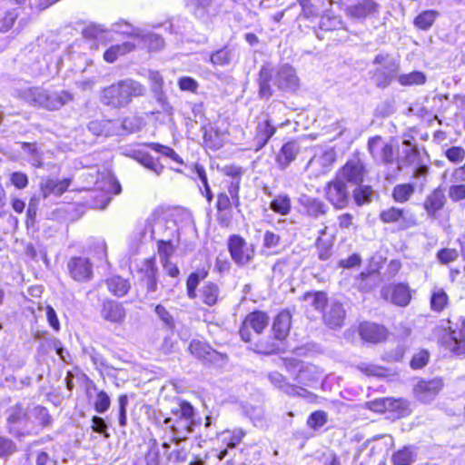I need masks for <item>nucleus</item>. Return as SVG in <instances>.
I'll list each match as a JSON object with an SVG mask.
<instances>
[{"instance_id":"f257e3e1","label":"nucleus","mask_w":465,"mask_h":465,"mask_svg":"<svg viewBox=\"0 0 465 465\" xmlns=\"http://www.w3.org/2000/svg\"><path fill=\"white\" fill-rule=\"evenodd\" d=\"M257 83L259 97L266 100L273 94L272 84L281 91L290 93L295 92L300 86L295 70L288 64L278 68H274L270 64H263L260 69Z\"/></svg>"},{"instance_id":"f03ea898","label":"nucleus","mask_w":465,"mask_h":465,"mask_svg":"<svg viewBox=\"0 0 465 465\" xmlns=\"http://www.w3.org/2000/svg\"><path fill=\"white\" fill-rule=\"evenodd\" d=\"M145 87L133 79H124L104 87L101 91L100 101L104 105L114 109L128 106L134 97L143 96Z\"/></svg>"},{"instance_id":"7ed1b4c3","label":"nucleus","mask_w":465,"mask_h":465,"mask_svg":"<svg viewBox=\"0 0 465 465\" xmlns=\"http://www.w3.org/2000/svg\"><path fill=\"white\" fill-rule=\"evenodd\" d=\"M20 97L30 105L49 111L59 110L74 100V94L67 90L45 89L41 86L21 90Z\"/></svg>"},{"instance_id":"20e7f679","label":"nucleus","mask_w":465,"mask_h":465,"mask_svg":"<svg viewBox=\"0 0 465 465\" xmlns=\"http://www.w3.org/2000/svg\"><path fill=\"white\" fill-rule=\"evenodd\" d=\"M172 417L163 420V426L171 433V440L179 443L185 440L193 431L197 424L194 419V409L191 403L183 401L171 411Z\"/></svg>"},{"instance_id":"39448f33","label":"nucleus","mask_w":465,"mask_h":465,"mask_svg":"<svg viewBox=\"0 0 465 465\" xmlns=\"http://www.w3.org/2000/svg\"><path fill=\"white\" fill-rule=\"evenodd\" d=\"M372 64L378 65L369 72L373 84L380 89H385L397 81L401 66L399 60L393 58L388 53H379L375 55Z\"/></svg>"},{"instance_id":"423d86ee","label":"nucleus","mask_w":465,"mask_h":465,"mask_svg":"<svg viewBox=\"0 0 465 465\" xmlns=\"http://www.w3.org/2000/svg\"><path fill=\"white\" fill-rule=\"evenodd\" d=\"M442 346L456 356L465 354V319L448 321L447 332L441 337Z\"/></svg>"},{"instance_id":"0eeeda50","label":"nucleus","mask_w":465,"mask_h":465,"mask_svg":"<svg viewBox=\"0 0 465 465\" xmlns=\"http://www.w3.org/2000/svg\"><path fill=\"white\" fill-rule=\"evenodd\" d=\"M339 5L349 17L359 21L376 17L381 11L374 0H339Z\"/></svg>"},{"instance_id":"6e6552de","label":"nucleus","mask_w":465,"mask_h":465,"mask_svg":"<svg viewBox=\"0 0 465 465\" xmlns=\"http://www.w3.org/2000/svg\"><path fill=\"white\" fill-rule=\"evenodd\" d=\"M227 246L232 260L238 266L248 265L253 261L255 247L253 244H248L241 235H231L228 239Z\"/></svg>"},{"instance_id":"1a4fd4ad","label":"nucleus","mask_w":465,"mask_h":465,"mask_svg":"<svg viewBox=\"0 0 465 465\" xmlns=\"http://www.w3.org/2000/svg\"><path fill=\"white\" fill-rule=\"evenodd\" d=\"M6 421L9 431L15 436L30 435L32 430L28 428L29 415L23 403L17 402L6 411Z\"/></svg>"},{"instance_id":"9d476101","label":"nucleus","mask_w":465,"mask_h":465,"mask_svg":"<svg viewBox=\"0 0 465 465\" xmlns=\"http://www.w3.org/2000/svg\"><path fill=\"white\" fill-rule=\"evenodd\" d=\"M383 223H395L399 230L404 231L417 224L415 214L410 210L391 206L382 210L379 214Z\"/></svg>"},{"instance_id":"9b49d317","label":"nucleus","mask_w":465,"mask_h":465,"mask_svg":"<svg viewBox=\"0 0 465 465\" xmlns=\"http://www.w3.org/2000/svg\"><path fill=\"white\" fill-rule=\"evenodd\" d=\"M117 31L129 35L135 39V46L148 48L151 51L161 50L164 45L163 38L153 33H145L139 28H134L131 25L125 23L123 29H117Z\"/></svg>"},{"instance_id":"f8f14e48","label":"nucleus","mask_w":465,"mask_h":465,"mask_svg":"<svg viewBox=\"0 0 465 465\" xmlns=\"http://www.w3.org/2000/svg\"><path fill=\"white\" fill-rule=\"evenodd\" d=\"M324 193L328 202L335 209H344L350 203V193L347 184L336 176L326 183Z\"/></svg>"},{"instance_id":"ddd939ff","label":"nucleus","mask_w":465,"mask_h":465,"mask_svg":"<svg viewBox=\"0 0 465 465\" xmlns=\"http://www.w3.org/2000/svg\"><path fill=\"white\" fill-rule=\"evenodd\" d=\"M365 175V168L363 163L359 158H353L349 161L341 168L336 177L345 183L351 185H359L363 182Z\"/></svg>"},{"instance_id":"4468645a","label":"nucleus","mask_w":465,"mask_h":465,"mask_svg":"<svg viewBox=\"0 0 465 465\" xmlns=\"http://www.w3.org/2000/svg\"><path fill=\"white\" fill-rule=\"evenodd\" d=\"M299 203L302 208V213L314 220L323 218L330 211L328 204L318 197L302 194L299 198Z\"/></svg>"},{"instance_id":"2eb2a0df","label":"nucleus","mask_w":465,"mask_h":465,"mask_svg":"<svg viewBox=\"0 0 465 465\" xmlns=\"http://www.w3.org/2000/svg\"><path fill=\"white\" fill-rule=\"evenodd\" d=\"M267 378L271 384L278 391L283 392L290 397H302L305 398L309 391L295 384H291L287 378L279 371H271L267 374Z\"/></svg>"},{"instance_id":"dca6fc26","label":"nucleus","mask_w":465,"mask_h":465,"mask_svg":"<svg viewBox=\"0 0 465 465\" xmlns=\"http://www.w3.org/2000/svg\"><path fill=\"white\" fill-rule=\"evenodd\" d=\"M100 315L104 321L120 325L125 321L126 310L122 302L105 299L101 304Z\"/></svg>"},{"instance_id":"f3484780","label":"nucleus","mask_w":465,"mask_h":465,"mask_svg":"<svg viewBox=\"0 0 465 465\" xmlns=\"http://www.w3.org/2000/svg\"><path fill=\"white\" fill-rule=\"evenodd\" d=\"M67 269L76 282H87L93 277V264L85 257H72L67 262Z\"/></svg>"},{"instance_id":"a211bd4d","label":"nucleus","mask_w":465,"mask_h":465,"mask_svg":"<svg viewBox=\"0 0 465 465\" xmlns=\"http://www.w3.org/2000/svg\"><path fill=\"white\" fill-rule=\"evenodd\" d=\"M381 296L398 306H407L411 299L409 287L403 283L390 284L381 290Z\"/></svg>"},{"instance_id":"6ab92c4d","label":"nucleus","mask_w":465,"mask_h":465,"mask_svg":"<svg viewBox=\"0 0 465 465\" xmlns=\"http://www.w3.org/2000/svg\"><path fill=\"white\" fill-rule=\"evenodd\" d=\"M443 387V381L440 378L429 381H420L415 386L414 391L419 401L429 403L437 396Z\"/></svg>"},{"instance_id":"aec40b11","label":"nucleus","mask_w":465,"mask_h":465,"mask_svg":"<svg viewBox=\"0 0 465 465\" xmlns=\"http://www.w3.org/2000/svg\"><path fill=\"white\" fill-rule=\"evenodd\" d=\"M346 312L341 302L331 301L323 312V322L331 329L341 328L345 320Z\"/></svg>"},{"instance_id":"412c9836","label":"nucleus","mask_w":465,"mask_h":465,"mask_svg":"<svg viewBox=\"0 0 465 465\" xmlns=\"http://www.w3.org/2000/svg\"><path fill=\"white\" fill-rule=\"evenodd\" d=\"M368 149L373 157H380L386 163H392L395 151L391 144L383 143L380 136L372 137L368 142Z\"/></svg>"},{"instance_id":"4be33fe9","label":"nucleus","mask_w":465,"mask_h":465,"mask_svg":"<svg viewBox=\"0 0 465 465\" xmlns=\"http://www.w3.org/2000/svg\"><path fill=\"white\" fill-rule=\"evenodd\" d=\"M71 184V179L64 178L62 180L45 178L40 183V193L44 199L54 195L55 197L61 196L67 191Z\"/></svg>"},{"instance_id":"5701e85b","label":"nucleus","mask_w":465,"mask_h":465,"mask_svg":"<svg viewBox=\"0 0 465 465\" xmlns=\"http://www.w3.org/2000/svg\"><path fill=\"white\" fill-rule=\"evenodd\" d=\"M126 154L158 176L162 174L164 169V166L160 163L159 158L153 157L144 150L132 149Z\"/></svg>"},{"instance_id":"b1692460","label":"nucleus","mask_w":465,"mask_h":465,"mask_svg":"<svg viewBox=\"0 0 465 465\" xmlns=\"http://www.w3.org/2000/svg\"><path fill=\"white\" fill-rule=\"evenodd\" d=\"M301 151L297 141H288L282 144L276 155V163L281 170H285L297 157Z\"/></svg>"},{"instance_id":"393cba45","label":"nucleus","mask_w":465,"mask_h":465,"mask_svg":"<svg viewBox=\"0 0 465 465\" xmlns=\"http://www.w3.org/2000/svg\"><path fill=\"white\" fill-rule=\"evenodd\" d=\"M157 271L153 258L145 259L141 265L140 272L143 274L142 281L148 293H153L157 291Z\"/></svg>"},{"instance_id":"a878e982","label":"nucleus","mask_w":465,"mask_h":465,"mask_svg":"<svg viewBox=\"0 0 465 465\" xmlns=\"http://www.w3.org/2000/svg\"><path fill=\"white\" fill-rule=\"evenodd\" d=\"M189 351L195 357L207 362L217 363L223 360V355L222 353L214 351L208 344L201 341H193L189 345Z\"/></svg>"},{"instance_id":"bb28decb","label":"nucleus","mask_w":465,"mask_h":465,"mask_svg":"<svg viewBox=\"0 0 465 465\" xmlns=\"http://www.w3.org/2000/svg\"><path fill=\"white\" fill-rule=\"evenodd\" d=\"M277 127L272 124V120L266 118L262 121H259L255 130L254 142L256 151L263 148L269 140L276 133Z\"/></svg>"},{"instance_id":"cd10ccee","label":"nucleus","mask_w":465,"mask_h":465,"mask_svg":"<svg viewBox=\"0 0 465 465\" xmlns=\"http://www.w3.org/2000/svg\"><path fill=\"white\" fill-rule=\"evenodd\" d=\"M359 331L362 340L372 343L381 342L387 337L386 329L372 322L361 323Z\"/></svg>"},{"instance_id":"c85d7f7f","label":"nucleus","mask_w":465,"mask_h":465,"mask_svg":"<svg viewBox=\"0 0 465 465\" xmlns=\"http://www.w3.org/2000/svg\"><path fill=\"white\" fill-rule=\"evenodd\" d=\"M292 325V315L289 311L283 310L280 312L274 318L272 323V332L274 338L283 341L289 334Z\"/></svg>"},{"instance_id":"c756f323","label":"nucleus","mask_w":465,"mask_h":465,"mask_svg":"<svg viewBox=\"0 0 465 465\" xmlns=\"http://www.w3.org/2000/svg\"><path fill=\"white\" fill-rule=\"evenodd\" d=\"M445 202L444 192L440 188H437L426 197L423 207L429 216L435 217L437 212L443 208Z\"/></svg>"},{"instance_id":"7c9ffc66","label":"nucleus","mask_w":465,"mask_h":465,"mask_svg":"<svg viewBox=\"0 0 465 465\" xmlns=\"http://www.w3.org/2000/svg\"><path fill=\"white\" fill-rule=\"evenodd\" d=\"M149 81L151 91L157 103H159L163 109L168 105L167 97L163 92V79L161 74L157 71H151L149 73Z\"/></svg>"},{"instance_id":"2f4dec72","label":"nucleus","mask_w":465,"mask_h":465,"mask_svg":"<svg viewBox=\"0 0 465 465\" xmlns=\"http://www.w3.org/2000/svg\"><path fill=\"white\" fill-rule=\"evenodd\" d=\"M336 160V153L333 150H328L320 155H314L307 163L306 168L320 166L319 172L325 173Z\"/></svg>"},{"instance_id":"473e14b6","label":"nucleus","mask_w":465,"mask_h":465,"mask_svg":"<svg viewBox=\"0 0 465 465\" xmlns=\"http://www.w3.org/2000/svg\"><path fill=\"white\" fill-rule=\"evenodd\" d=\"M105 283L108 291L116 297H124L131 288L129 281L119 275L106 279Z\"/></svg>"},{"instance_id":"72a5a7b5","label":"nucleus","mask_w":465,"mask_h":465,"mask_svg":"<svg viewBox=\"0 0 465 465\" xmlns=\"http://www.w3.org/2000/svg\"><path fill=\"white\" fill-rule=\"evenodd\" d=\"M244 322L246 325H249L257 334H260L268 326L269 317L263 312L255 311L249 313Z\"/></svg>"},{"instance_id":"f704fd0d","label":"nucleus","mask_w":465,"mask_h":465,"mask_svg":"<svg viewBox=\"0 0 465 465\" xmlns=\"http://www.w3.org/2000/svg\"><path fill=\"white\" fill-rule=\"evenodd\" d=\"M201 130L206 147L212 150H218L223 146V139L218 130L213 129L210 124L203 125Z\"/></svg>"},{"instance_id":"c9c22d12","label":"nucleus","mask_w":465,"mask_h":465,"mask_svg":"<svg viewBox=\"0 0 465 465\" xmlns=\"http://www.w3.org/2000/svg\"><path fill=\"white\" fill-rule=\"evenodd\" d=\"M135 48V44L133 42H124L120 45H112L104 54V58L108 63H114L119 55H124Z\"/></svg>"},{"instance_id":"e433bc0d","label":"nucleus","mask_w":465,"mask_h":465,"mask_svg":"<svg viewBox=\"0 0 465 465\" xmlns=\"http://www.w3.org/2000/svg\"><path fill=\"white\" fill-rule=\"evenodd\" d=\"M200 292L204 304L213 306L217 303L220 295V289L216 283L207 282L203 285Z\"/></svg>"},{"instance_id":"4c0bfd02","label":"nucleus","mask_w":465,"mask_h":465,"mask_svg":"<svg viewBox=\"0 0 465 465\" xmlns=\"http://www.w3.org/2000/svg\"><path fill=\"white\" fill-rule=\"evenodd\" d=\"M427 77L424 73L413 71L409 74L398 73L397 82L401 86L420 85L426 83Z\"/></svg>"},{"instance_id":"58836bf2","label":"nucleus","mask_w":465,"mask_h":465,"mask_svg":"<svg viewBox=\"0 0 465 465\" xmlns=\"http://www.w3.org/2000/svg\"><path fill=\"white\" fill-rule=\"evenodd\" d=\"M208 275V272L204 269L197 270L192 272L186 281L187 295L190 299L196 298V289L202 280Z\"/></svg>"},{"instance_id":"ea45409f","label":"nucleus","mask_w":465,"mask_h":465,"mask_svg":"<svg viewBox=\"0 0 465 465\" xmlns=\"http://www.w3.org/2000/svg\"><path fill=\"white\" fill-rule=\"evenodd\" d=\"M22 150L28 156V163L35 167L42 168L44 163L42 160V153L38 151L35 143L24 142L21 143Z\"/></svg>"},{"instance_id":"a19ab883","label":"nucleus","mask_w":465,"mask_h":465,"mask_svg":"<svg viewBox=\"0 0 465 465\" xmlns=\"http://www.w3.org/2000/svg\"><path fill=\"white\" fill-rule=\"evenodd\" d=\"M270 209L281 215H287L292 210L291 198L287 194L277 195L270 203Z\"/></svg>"},{"instance_id":"79ce46f5","label":"nucleus","mask_w":465,"mask_h":465,"mask_svg":"<svg viewBox=\"0 0 465 465\" xmlns=\"http://www.w3.org/2000/svg\"><path fill=\"white\" fill-rule=\"evenodd\" d=\"M303 301L321 312H324L329 304L327 294L324 292H306L303 295Z\"/></svg>"},{"instance_id":"37998d69","label":"nucleus","mask_w":465,"mask_h":465,"mask_svg":"<svg viewBox=\"0 0 465 465\" xmlns=\"http://www.w3.org/2000/svg\"><path fill=\"white\" fill-rule=\"evenodd\" d=\"M114 124H116L110 120L91 121L88 124V130L95 135L109 136L114 134V131L112 130Z\"/></svg>"},{"instance_id":"c03bdc74","label":"nucleus","mask_w":465,"mask_h":465,"mask_svg":"<svg viewBox=\"0 0 465 465\" xmlns=\"http://www.w3.org/2000/svg\"><path fill=\"white\" fill-rule=\"evenodd\" d=\"M414 185L411 183L398 184L393 188L392 197L397 203L407 202L414 193Z\"/></svg>"},{"instance_id":"a18cd8bd","label":"nucleus","mask_w":465,"mask_h":465,"mask_svg":"<svg viewBox=\"0 0 465 465\" xmlns=\"http://www.w3.org/2000/svg\"><path fill=\"white\" fill-rule=\"evenodd\" d=\"M357 187L353 191V198L357 205L361 206L363 204L370 203L373 190L370 185H356Z\"/></svg>"},{"instance_id":"49530a36","label":"nucleus","mask_w":465,"mask_h":465,"mask_svg":"<svg viewBox=\"0 0 465 465\" xmlns=\"http://www.w3.org/2000/svg\"><path fill=\"white\" fill-rule=\"evenodd\" d=\"M157 243L160 261H169L176 248V245L173 242V239H159Z\"/></svg>"},{"instance_id":"de8ad7c7","label":"nucleus","mask_w":465,"mask_h":465,"mask_svg":"<svg viewBox=\"0 0 465 465\" xmlns=\"http://www.w3.org/2000/svg\"><path fill=\"white\" fill-rule=\"evenodd\" d=\"M233 58V51L225 46L215 53L212 54L210 61L214 65H226L229 64Z\"/></svg>"},{"instance_id":"09e8293b","label":"nucleus","mask_w":465,"mask_h":465,"mask_svg":"<svg viewBox=\"0 0 465 465\" xmlns=\"http://www.w3.org/2000/svg\"><path fill=\"white\" fill-rule=\"evenodd\" d=\"M31 414L41 427L46 428L52 425V416L45 407L36 405L31 410Z\"/></svg>"},{"instance_id":"8fccbe9b","label":"nucleus","mask_w":465,"mask_h":465,"mask_svg":"<svg viewBox=\"0 0 465 465\" xmlns=\"http://www.w3.org/2000/svg\"><path fill=\"white\" fill-rule=\"evenodd\" d=\"M437 15H438V13L436 11H433V10L423 11L414 19V25L419 29L427 30L432 25Z\"/></svg>"},{"instance_id":"3c124183","label":"nucleus","mask_w":465,"mask_h":465,"mask_svg":"<svg viewBox=\"0 0 465 465\" xmlns=\"http://www.w3.org/2000/svg\"><path fill=\"white\" fill-rule=\"evenodd\" d=\"M389 411H393L400 417H405L411 414V410L410 403L404 399H393L390 398V408Z\"/></svg>"},{"instance_id":"603ef678","label":"nucleus","mask_w":465,"mask_h":465,"mask_svg":"<svg viewBox=\"0 0 465 465\" xmlns=\"http://www.w3.org/2000/svg\"><path fill=\"white\" fill-rule=\"evenodd\" d=\"M144 145L147 146V147H150L151 149H153L156 153H161V154H163V155L172 159L173 161H174V162H176V163H178L180 164H183V159L171 147L163 145V144L158 143H145Z\"/></svg>"},{"instance_id":"864d4df0","label":"nucleus","mask_w":465,"mask_h":465,"mask_svg":"<svg viewBox=\"0 0 465 465\" xmlns=\"http://www.w3.org/2000/svg\"><path fill=\"white\" fill-rule=\"evenodd\" d=\"M415 460V454L411 447H405L393 454L394 465H411Z\"/></svg>"},{"instance_id":"5fc2aeb1","label":"nucleus","mask_w":465,"mask_h":465,"mask_svg":"<svg viewBox=\"0 0 465 465\" xmlns=\"http://www.w3.org/2000/svg\"><path fill=\"white\" fill-rule=\"evenodd\" d=\"M194 172H195L197 177L200 179L201 183H203L204 191L202 192V193L203 194L204 193L207 202L209 203H211L213 199V194L211 187L208 183L206 172H205L203 166L196 164L194 167Z\"/></svg>"},{"instance_id":"6e6d98bb","label":"nucleus","mask_w":465,"mask_h":465,"mask_svg":"<svg viewBox=\"0 0 465 465\" xmlns=\"http://www.w3.org/2000/svg\"><path fill=\"white\" fill-rule=\"evenodd\" d=\"M326 422L327 413L323 411L312 412L307 420L308 426L315 430L322 428Z\"/></svg>"},{"instance_id":"4d7b16f0","label":"nucleus","mask_w":465,"mask_h":465,"mask_svg":"<svg viewBox=\"0 0 465 465\" xmlns=\"http://www.w3.org/2000/svg\"><path fill=\"white\" fill-rule=\"evenodd\" d=\"M223 440L227 442L228 448H235L242 440L244 432L242 430L223 432Z\"/></svg>"},{"instance_id":"13d9d810","label":"nucleus","mask_w":465,"mask_h":465,"mask_svg":"<svg viewBox=\"0 0 465 465\" xmlns=\"http://www.w3.org/2000/svg\"><path fill=\"white\" fill-rule=\"evenodd\" d=\"M446 158L452 163H460L465 158V149L461 146H451L444 152Z\"/></svg>"},{"instance_id":"bf43d9fd","label":"nucleus","mask_w":465,"mask_h":465,"mask_svg":"<svg viewBox=\"0 0 465 465\" xmlns=\"http://www.w3.org/2000/svg\"><path fill=\"white\" fill-rule=\"evenodd\" d=\"M110 404L111 400L108 394L104 391H99L94 404L95 411L97 413H104L109 409Z\"/></svg>"},{"instance_id":"052dcab7","label":"nucleus","mask_w":465,"mask_h":465,"mask_svg":"<svg viewBox=\"0 0 465 465\" xmlns=\"http://www.w3.org/2000/svg\"><path fill=\"white\" fill-rule=\"evenodd\" d=\"M240 188L241 182L238 180H232L227 186V194L232 200L233 206L235 208H239L241 206Z\"/></svg>"},{"instance_id":"680f3d73","label":"nucleus","mask_w":465,"mask_h":465,"mask_svg":"<svg viewBox=\"0 0 465 465\" xmlns=\"http://www.w3.org/2000/svg\"><path fill=\"white\" fill-rule=\"evenodd\" d=\"M448 302V296L443 291L436 292L430 299L431 309L435 312H441Z\"/></svg>"},{"instance_id":"e2e57ef3","label":"nucleus","mask_w":465,"mask_h":465,"mask_svg":"<svg viewBox=\"0 0 465 465\" xmlns=\"http://www.w3.org/2000/svg\"><path fill=\"white\" fill-rule=\"evenodd\" d=\"M15 449L16 445L11 439L0 435V459L12 455Z\"/></svg>"},{"instance_id":"0e129e2a","label":"nucleus","mask_w":465,"mask_h":465,"mask_svg":"<svg viewBox=\"0 0 465 465\" xmlns=\"http://www.w3.org/2000/svg\"><path fill=\"white\" fill-rule=\"evenodd\" d=\"M154 312L158 318L163 322L164 326L170 330H173L175 326L174 320L169 312L161 304H158L154 308Z\"/></svg>"},{"instance_id":"69168bd1","label":"nucleus","mask_w":465,"mask_h":465,"mask_svg":"<svg viewBox=\"0 0 465 465\" xmlns=\"http://www.w3.org/2000/svg\"><path fill=\"white\" fill-rule=\"evenodd\" d=\"M331 244L328 242L323 241L321 236L316 240V247L318 250V257L321 261H328L331 252Z\"/></svg>"},{"instance_id":"338daca9","label":"nucleus","mask_w":465,"mask_h":465,"mask_svg":"<svg viewBox=\"0 0 465 465\" xmlns=\"http://www.w3.org/2000/svg\"><path fill=\"white\" fill-rule=\"evenodd\" d=\"M104 28L100 25L90 24L83 29V36L86 39H98L104 33Z\"/></svg>"},{"instance_id":"774afa93","label":"nucleus","mask_w":465,"mask_h":465,"mask_svg":"<svg viewBox=\"0 0 465 465\" xmlns=\"http://www.w3.org/2000/svg\"><path fill=\"white\" fill-rule=\"evenodd\" d=\"M430 354L428 351L421 350L415 353L411 361V367L414 370L421 369L427 365L429 361Z\"/></svg>"}]
</instances>
